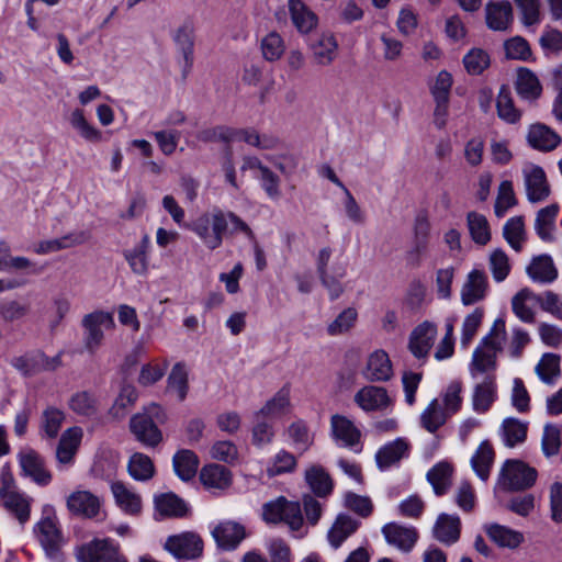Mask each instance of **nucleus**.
Segmentation results:
<instances>
[{"label":"nucleus","mask_w":562,"mask_h":562,"mask_svg":"<svg viewBox=\"0 0 562 562\" xmlns=\"http://www.w3.org/2000/svg\"><path fill=\"white\" fill-rule=\"evenodd\" d=\"M69 408L77 415L90 417L98 412L97 397L87 391H80L71 395L68 401Z\"/></svg>","instance_id":"13d9d810"},{"label":"nucleus","mask_w":562,"mask_h":562,"mask_svg":"<svg viewBox=\"0 0 562 562\" xmlns=\"http://www.w3.org/2000/svg\"><path fill=\"white\" fill-rule=\"evenodd\" d=\"M137 397L138 393L135 386L131 384L123 385L120 394L115 398V402L110 409V413L115 418H123L126 415L127 409L135 404Z\"/></svg>","instance_id":"338daca9"},{"label":"nucleus","mask_w":562,"mask_h":562,"mask_svg":"<svg viewBox=\"0 0 562 562\" xmlns=\"http://www.w3.org/2000/svg\"><path fill=\"white\" fill-rule=\"evenodd\" d=\"M496 396V384L492 378L487 376L482 383L477 384L473 391V411L479 414L486 413L495 402Z\"/></svg>","instance_id":"79ce46f5"},{"label":"nucleus","mask_w":562,"mask_h":562,"mask_svg":"<svg viewBox=\"0 0 562 562\" xmlns=\"http://www.w3.org/2000/svg\"><path fill=\"white\" fill-rule=\"evenodd\" d=\"M503 236L514 250L520 251L526 240L524 216H513L507 220L503 227Z\"/></svg>","instance_id":"603ef678"},{"label":"nucleus","mask_w":562,"mask_h":562,"mask_svg":"<svg viewBox=\"0 0 562 562\" xmlns=\"http://www.w3.org/2000/svg\"><path fill=\"white\" fill-rule=\"evenodd\" d=\"M437 325L425 321L417 325L409 334L408 350L418 360H426L437 339Z\"/></svg>","instance_id":"9b49d317"},{"label":"nucleus","mask_w":562,"mask_h":562,"mask_svg":"<svg viewBox=\"0 0 562 562\" xmlns=\"http://www.w3.org/2000/svg\"><path fill=\"white\" fill-rule=\"evenodd\" d=\"M0 501L2 506L11 513L21 524L30 519L32 498L7 486L0 488Z\"/></svg>","instance_id":"412c9836"},{"label":"nucleus","mask_w":562,"mask_h":562,"mask_svg":"<svg viewBox=\"0 0 562 562\" xmlns=\"http://www.w3.org/2000/svg\"><path fill=\"white\" fill-rule=\"evenodd\" d=\"M290 387L284 385L258 411L259 417L273 418L286 414L291 408Z\"/></svg>","instance_id":"a18cd8bd"},{"label":"nucleus","mask_w":562,"mask_h":562,"mask_svg":"<svg viewBox=\"0 0 562 562\" xmlns=\"http://www.w3.org/2000/svg\"><path fill=\"white\" fill-rule=\"evenodd\" d=\"M305 480L312 491L319 497L329 495L333 491V481L321 465H312L305 472Z\"/></svg>","instance_id":"8fccbe9b"},{"label":"nucleus","mask_w":562,"mask_h":562,"mask_svg":"<svg viewBox=\"0 0 562 562\" xmlns=\"http://www.w3.org/2000/svg\"><path fill=\"white\" fill-rule=\"evenodd\" d=\"M527 274L533 282L547 284L558 278V269L549 255H540L527 267Z\"/></svg>","instance_id":"473e14b6"},{"label":"nucleus","mask_w":562,"mask_h":562,"mask_svg":"<svg viewBox=\"0 0 562 562\" xmlns=\"http://www.w3.org/2000/svg\"><path fill=\"white\" fill-rule=\"evenodd\" d=\"M522 172L528 201L537 203L546 200L550 194V188L543 169L531 165L524 168Z\"/></svg>","instance_id":"aec40b11"},{"label":"nucleus","mask_w":562,"mask_h":562,"mask_svg":"<svg viewBox=\"0 0 562 562\" xmlns=\"http://www.w3.org/2000/svg\"><path fill=\"white\" fill-rule=\"evenodd\" d=\"M501 349L497 341L494 342L490 337H483L472 355L469 368L472 378H476L479 373H488L495 370L496 357Z\"/></svg>","instance_id":"f8f14e48"},{"label":"nucleus","mask_w":562,"mask_h":562,"mask_svg":"<svg viewBox=\"0 0 562 562\" xmlns=\"http://www.w3.org/2000/svg\"><path fill=\"white\" fill-rule=\"evenodd\" d=\"M211 533L217 547L225 551L235 550L246 536L244 526L231 520L218 522Z\"/></svg>","instance_id":"a211bd4d"},{"label":"nucleus","mask_w":562,"mask_h":562,"mask_svg":"<svg viewBox=\"0 0 562 562\" xmlns=\"http://www.w3.org/2000/svg\"><path fill=\"white\" fill-rule=\"evenodd\" d=\"M370 382H387L394 375L393 364L386 351L376 349L371 352L361 371Z\"/></svg>","instance_id":"ddd939ff"},{"label":"nucleus","mask_w":562,"mask_h":562,"mask_svg":"<svg viewBox=\"0 0 562 562\" xmlns=\"http://www.w3.org/2000/svg\"><path fill=\"white\" fill-rule=\"evenodd\" d=\"M517 204L513 182L503 180L498 186L497 196L494 205L496 217H504L507 212Z\"/></svg>","instance_id":"052dcab7"},{"label":"nucleus","mask_w":562,"mask_h":562,"mask_svg":"<svg viewBox=\"0 0 562 562\" xmlns=\"http://www.w3.org/2000/svg\"><path fill=\"white\" fill-rule=\"evenodd\" d=\"M200 480L207 490H225L232 484V474L223 465L209 464L201 470Z\"/></svg>","instance_id":"e433bc0d"},{"label":"nucleus","mask_w":562,"mask_h":562,"mask_svg":"<svg viewBox=\"0 0 562 562\" xmlns=\"http://www.w3.org/2000/svg\"><path fill=\"white\" fill-rule=\"evenodd\" d=\"M66 415L63 409L47 406L41 414L40 435L43 438L54 439L58 436Z\"/></svg>","instance_id":"a19ab883"},{"label":"nucleus","mask_w":562,"mask_h":562,"mask_svg":"<svg viewBox=\"0 0 562 562\" xmlns=\"http://www.w3.org/2000/svg\"><path fill=\"white\" fill-rule=\"evenodd\" d=\"M68 510L83 518H97L101 512V499L89 491L78 490L72 492L66 502Z\"/></svg>","instance_id":"f3484780"},{"label":"nucleus","mask_w":562,"mask_h":562,"mask_svg":"<svg viewBox=\"0 0 562 562\" xmlns=\"http://www.w3.org/2000/svg\"><path fill=\"white\" fill-rule=\"evenodd\" d=\"M329 436L338 448L348 449L355 453H360L363 450L361 430L353 420L345 415H331Z\"/></svg>","instance_id":"20e7f679"},{"label":"nucleus","mask_w":562,"mask_h":562,"mask_svg":"<svg viewBox=\"0 0 562 562\" xmlns=\"http://www.w3.org/2000/svg\"><path fill=\"white\" fill-rule=\"evenodd\" d=\"M409 454V443L405 438H396L385 443L375 453V462L380 470L384 471L398 463Z\"/></svg>","instance_id":"5701e85b"},{"label":"nucleus","mask_w":562,"mask_h":562,"mask_svg":"<svg viewBox=\"0 0 562 562\" xmlns=\"http://www.w3.org/2000/svg\"><path fill=\"white\" fill-rule=\"evenodd\" d=\"M82 436V429L77 426L70 427L63 432L56 448V460L59 469L69 468L74 464Z\"/></svg>","instance_id":"2eb2a0df"},{"label":"nucleus","mask_w":562,"mask_h":562,"mask_svg":"<svg viewBox=\"0 0 562 562\" xmlns=\"http://www.w3.org/2000/svg\"><path fill=\"white\" fill-rule=\"evenodd\" d=\"M34 532L46 555L55 562H60L63 560L60 549L64 544V538L56 517H43L35 525Z\"/></svg>","instance_id":"1a4fd4ad"},{"label":"nucleus","mask_w":562,"mask_h":562,"mask_svg":"<svg viewBox=\"0 0 562 562\" xmlns=\"http://www.w3.org/2000/svg\"><path fill=\"white\" fill-rule=\"evenodd\" d=\"M515 85L518 95L527 101H535L539 99L542 93V86L538 76L525 67L517 70Z\"/></svg>","instance_id":"72a5a7b5"},{"label":"nucleus","mask_w":562,"mask_h":562,"mask_svg":"<svg viewBox=\"0 0 562 562\" xmlns=\"http://www.w3.org/2000/svg\"><path fill=\"white\" fill-rule=\"evenodd\" d=\"M449 413L442 407L438 398H434L420 415V425L427 431L435 434L447 419Z\"/></svg>","instance_id":"c03bdc74"},{"label":"nucleus","mask_w":562,"mask_h":562,"mask_svg":"<svg viewBox=\"0 0 562 562\" xmlns=\"http://www.w3.org/2000/svg\"><path fill=\"white\" fill-rule=\"evenodd\" d=\"M155 515L156 519L175 517H184L189 510L187 504L173 493H165L155 496Z\"/></svg>","instance_id":"2f4dec72"},{"label":"nucleus","mask_w":562,"mask_h":562,"mask_svg":"<svg viewBox=\"0 0 562 562\" xmlns=\"http://www.w3.org/2000/svg\"><path fill=\"white\" fill-rule=\"evenodd\" d=\"M252 443L257 447H263L272 442L274 438L273 424L267 417H259L255 414V424L251 430Z\"/></svg>","instance_id":"69168bd1"},{"label":"nucleus","mask_w":562,"mask_h":562,"mask_svg":"<svg viewBox=\"0 0 562 562\" xmlns=\"http://www.w3.org/2000/svg\"><path fill=\"white\" fill-rule=\"evenodd\" d=\"M484 317V308L476 307L472 313L465 316L462 330L460 344L463 348H468L475 337L477 329L480 328L482 321Z\"/></svg>","instance_id":"774afa93"},{"label":"nucleus","mask_w":562,"mask_h":562,"mask_svg":"<svg viewBox=\"0 0 562 562\" xmlns=\"http://www.w3.org/2000/svg\"><path fill=\"white\" fill-rule=\"evenodd\" d=\"M59 357L49 359L44 353L37 352L14 358L12 366L23 374L31 375L40 370H53L59 366Z\"/></svg>","instance_id":"7c9ffc66"},{"label":"nucleus","mask_w":562,"mask_h":562,"mask_svg":"<svg viewBox=\"0 0 562 562\" xmlns=\"http://www.w3.org/2000/svg\"><path fill=\"white\" fill-rule=\"evenodd\" d=\"M79 562H127L120 552V544L111 539H93L77 551Z\"/></svg>","instance_id":"0eeeda50"},{"label":"nucleus","mask_w":562,"mask_h":562,"mask_svg":"<svg viewBox=\"0 0 562 562\" xmlns=\"http://www.w3.org/2000/svg\"><path fill=\"white\" fill-rule=\"evenodd\" d=\"M286 435L294 449L305 452L314 442V436L311 434L310 428L303 419H297L290 424L286 429Z\"/></svg>","instance_id":"3c124183"},{"label":"nucleus","mask_w":562,"mask_h":562,"mask_svg":"<svg viewBox=\"0 0 562 562\" xmlns=\"http://www.w3.org/2000/svg\"><path fill=\"white\" fill-rule=\"evenodd\" d=\"M560 356L555 353H544L538 364L536 366V373L539 379L549 385L555 383L561 374Z\"/></svg>","instance_id":"6e6d98bb"},{"label":"nucleus","mask_w":562,"mask_h":562,"mask_svg":"<svg viewBox=\"0 0 562 562\" xmlns=\"http://www.w3.org/2000/svg\"><path fill=\"white\" fill-rule=\"evenodd\" d=\"M494 461V450L488 441H483L477 447L475 453L471 458V465L476 475L486 481L490 476L491 468Z\"/></svg>","instance_id":"49530a36"},{"label":"nucleus","mask_w":562,"mask_h":562,"mask_svg":"<svg viewBox=\"0 0 562 562\" xmlns=\"http://www.w3.org/2000/svg\"><path fill=\"white\" fill-rule=\"evenodd\" d=\"M85 240L86 235L83 233H71L60 238L42 240L34 247V251L38 255H46L80 245Z\"/></svg>","instance_id":"09e8293b"},{"label":"nucleus","mask_w":562,"mask_h":562,"mask_svg":"<svg viewBox=\"0 0 562 562\" xmlns=\"http://www.w3.org/2000/svg\"><path fill=\"white\" fill-rule=\"evenodd\" d=\"M330 256L331 249L329 247H325L319 250L317 256V272L323 285L329 292L330 300H336L344 292V286L339 282V279L346 276V269L344 267L337 268L336 277L329 276L327 271V265L329 262Z\"/></svg>","instance_id":"6ab92c4d"},{"label":"nucleus","mask_w":562,"mask_h":562,"mask_svg":"<svg viewBox=\"0 0 562 562\" xmlns=\"http://www.w3.org/2000/svg\"><path fill=\"white\" fill-rule=\"evenodd\" d=\"M166 416L158 404H150L143 413L131 418L130 428L135 438L146 447H156L162 440L157 423H164Z\"/></svg>","instance_id":"f03ea898"},{"label":"nucleus","mask_w":562,"mask_h":562,"mask_svg":"<svg viewBox=\"0 0 562 562\" xmlns=\"http://www.w3.org/2000/svg\"><path fill=\"white\" fill-rule=\"evenodd\" d=\"M296 458L293 453L282 449L278 451L267 465L266 472L269 477L291 473L296 468Z\"/></svg>","instance_id":"bf43d9fd"},{"label":"nucleus","mask_w":562,"mask_h":562,"mask_svg":"<svg viewBox=\"0 0 562 562\" xmlns=\"http://www.w3.org/2000/svg\"><path fill=\"white\" fill-rule=\"evenodd\" d=\"M260 49L265 60L273 63L280 60L285 53L283 37L276 31L269 32L260 42Z\"/></svg>","instance_id":"4d7b16f0"},{"label":"nucleus","mask_w":562,"mask_h":562,"mask_svg":"<svg viewBox=\"0 0 562 562\" xmlns=\"http://www.w3.org/2000/svg\"><path fill=\"white\" fill-rule=\"evenodd\" d=\"M461 533V520L457 515L442 513L438 516L434 527L432 536L439 542L451 546L456 543Z\"/></svg>","instance_id":"393cba45"},{"label":"nucleus","mask_w":562,"mask_h":562,"mask_svg":"<svg viewBox=\"0 0 562 562\" xmlns=\"http://www.w3.org/2000/svg\"><path fill=\"white\" fill-rule=\"evenodd\" d=\"M172 463L176 474L182 481H190L196 474L199 459L193 451L184 449L173 456Z\"/></svg>","instance_id":"de8ad7c7"},{"label":"nucleus","mask_w":562,"mask_h":562,"mask_svg":"<svg viewBox=\"0 0 562 562\" xmlns=\"http://www.w3.org/2000/svg\"><path fill=\"white\" fill-rule=\"evenodd\" d=\"M467 227L474 244L485 246L491 241V226L484 214L476 211L469 212L467 214Z\"/></svg>","instance_id":"58836bf2"},{"label":"nucleus","mask_w":562,"mask_h":562,"mask_svg":"<svg viewBox=\"0 0 562 562\" xmlns=\"http://www.w3.org/2000/svg\"><path fill=\"white\" fill-rule=\"evenodd\" d=\"M361 522L348 514H339L327 532L331 548L338 549L360 527Z\"/></svg>","instance_id":"cd10ccee"},{"label":"nucleus","mask_w":562,"mask_h":562,"mask_svg":"<svg viewBox=\"0 0 562 562\" xmlns=\"http://www.w3.org/2000/svg\"><path fill=\"white\" fill-rule=\"evenodd\" d=\"M528 143L542 151L553 150L561 142V137L544 124H535L528 133Z\"/></svg>","instance_id":"c9c22d12"},{"label":"nucleus","mask_w":562,"mask_h":562,"mask_svg":"<svg viewBox=\"0 0 562 562\" xmlns=\"http://www.w3.org/2000/svg\"><path fill=\"white\" fill-rule=\"evenodd\" d=\"M288 9L291 21L300 34H308L316 29L318 18L302 0H289Z\"/></svg>","instance_id":"bb28decb"},{"label":"nucleus","mask_w":562,"mask_h":562,"mask_svg":"<svg viewBox=\"0 0 562 562\" xmlns=\"http://www.w3.org/2000/svg\"><path fill=\"white\" fill-rule=\"evenodd\" d=\"M190 229L209 250L220 248L226 233L229 235L241 233L249 240L255 239V234L246 222L234 212H224L221 209L200 215L191 224Z\"/></svg>","instance_id":"f257e3e1"},{"label":"nucleus","mask_w":562,"mask_h":562,"mask_svg":"<svg viewBox=\"0 0 562 562\" xmlns=\"http://www.w3.org/2000/svg\"><path fill=\"white\" fill-rule=\"evenodd\" d=\"M453 468L448 462H439L427 472V481L437 496L448 493L452 484Z\"/></svg>","instance_id":"ea45409f"},{"label":"nucleus","mask_w":562,"mask_h":562,"mask_svg":"<svg viewBox=\"0 0 562 562\" xmlns=\"http://www.w3.org/2000/svg\"><path fill=\"white\" fill-rule=\"evenodd\" d=\"M310 49L317 65L328 66L337 57L338 43L331 33H322L310 44Z\"/></svg>","instance_id":"c756f323"},{"label":"nucleus","mask_w":562,"mask_h":562,"mask_svg":"<svg viewBox=\"0 0 562 562\" xmlns=\"http://www.w3.org/2000/svg\"><path fill=\"white\" fill-rule=\"evenodd\" d=\"M127 471L135 481L145 482L154 476L155 467L148 456L135 452L128 460Z\"/></svg>","instance_id":"864d4df0"},{"label":"nucleus","mask_w":562,"mask_h":562,"mask_svg":"<svg viewBox=\"0 0 562 562\" xmlns=\"http://www.w3.org/2000/svg\"><path fill=\"white\" fill-rule=\"evenodd\" d=\"M164 548L177 560H195L203 554V540L192 531H186L167 538Z\"/></svg>","instance_id":"9d476101"},{"label":"nucleus","mask_w":562,"mask_h":562,"mask_svg":"<svg viewBox=\"0 0 562 562\" xmlns=\"http://www.w3.org/2000/svg\"><path fill=\"white\" fill-rule=\"evenodd\" d=\"M262 519L268 524L285 522L293 531L300 530L303 526L300 504L283 496L263 504Z\"/></svg>","instance_id":"7ed1b4c3"},{"label":"nucleus","mask_w":562,"mask_h":562,"mask_svg":"<svg viewBox=\"0 0 562 562\" xmlns=\"http://www.w3.org/2000/svg\"><path fill=\"white\" fill-rule=\"evenodd\" d=\"M486 22L492 30L505 31L512 22L510 3L507 1L487 3Z\"/></svg>","instance_id":"37998d69"},{"label":"nucleus","mask_w":562,"mask_h":562,"mask_svg":"<svg viewBox=\"0 0 562 562\" xmlns=\"http://www.w3.org/2000/svg\"><path fill=\"white\" fill-rule=\"evenodd\" d=\"M488 279L483 270H471L461 288V302L470 306L483 301L488 293Z\"/></svg>","instance_id":"dca6fc26"},{"label":"nucleus","mask_w":562,"mask_h":562,"mask_svg":"<svg viewBox=\"0 0 562 562\" xmlns=\"http://www.w3.org/2000/svg\"><path fill=\"white\" fill-rule=\"evenodd\" d=\"M537 471L519 460H507L499 473L498 483L504 490L521 491L531 487Z\"/></svg>","instance_id":"423d86ee"},{"label":"nucleus","mask_w":562,"mask_h":562,"mask_svg":"<svg viewBox=\"0 0 562 562\" xmlns=\"http://www.w3.org/2000/svg\"><path fill=\"white\" fill-rule=\"evenodd\" d=\"M168 389L177 394L179 401H184L189 390L188 370L184 363H176L168 376Z\"/></svg>","instance_id":"e2e57ef3"},{"label":"nucleus","mask_w":562,"mask_h":562,"mask_svg":"<svg viewBox=\"0 0 562 562\" xmlns=\"http://www.w3.org/2000/svg\"><path fill=\"white\" fill-rule=\"evenodd\" d=\"M151 241L148 235H144L139 243L130 249H125L123 256L131 270L137 276H146L149 267V251Z\"/></svg>","instance_id":"a878e982"},{"label":"nucleus","mask_w":562,"mask_h":562,"mask_svg":"<svg viewBox=\"0 0 562 562\" xmlns=\"http://www.w3.org/2000/svg\"><path fill=\"white\" fill-rule=\"evenodd\" d=\"M536 294L529 289L520 290L512 300V308L514 314L524 323H535V313L526 304L528 300H535Z\"/></svg>","instance_id":"0e129e2a"},{"label":"nucleus","mask_w":562,"mask_h":562,"mask_svg":"<svg viewBox=\"0 0 562 562\" xmlns=\"http://www.w3.org/2000/svg\"><path fill=\"white\" fill-rule=\"evenodd\" d=\"M71 127L86 140L98 143L102 139V133L88 122L82 109H75L69 115Z\"/></svg>","instance_id":"5fc2aeb1"},{"label":"nucleus","mask_w":562,"mask_h":562,"mask_svg":"<svg viewBox=\"0 0 562 562\" xmlns=\"http://www.w3.org/2000/svg\"><path fill=\"white\" fill-rule=\"evenodd\" d=\"M386 542L403 552H409L417 542L418 532L414 527L389 522L382 527Z\"/></svg>","instance_id":"4be33fe9"},{"label":"nucleus","mask_w":562,"mask_h":562,"mask_svg":"<svg viewBox=\"0 0 562 562\" xmlns=\"http://www.w3.org/2000/svg\"><path fill=\"white\" fill-rule=\"evenodd\" d=\"M111 492L115 504L126 515L138 516L142 513V497L121 481L111 483Z\"/></svg>","instance_id":"b1692460"},{"label":"nucleus","mask_w":562,"mask_h":562,"mask_svg":"<svg viewBox=\"0 0 562 562\" xmlns=\"http://www.w3.org/2000/svg\"><path fill=\"white\" fill-rule=\"evenodd\" d=\"M485 531L488 538L502 548L516 549L525 539L520 531L498 524L486 525Z\"/></svg>","instance_id":"f704fd0d"},{"label":"nucleus","mask_w":562,"mask_h":562,"mask_svg":"<svg viewBox=\"0 0 562 562\" xmlns=\"http://www.w3.org/2000/svg\"><path fill=\"white\" fill-rule=\"evenodd\" d=\"M81 325L85 329V348L92 355L103 342V329H111L115 324L111 313L105 311H94L83 316Z\"/></svg>","instance_id":"39448f33"},{"label":"nucleus","mask_w":562,"mask_h":562,"mask_svg":"<svg viewBox=\"0 0 562 562\" xmlns=\"http://www.w3.org/2000/svg\"><path fill=\"white\" fill-rule=\"evenodd\" d=\"M498 116L507 123L514 124L519 121L521 114L514 105L510 90L502 86L496 100Z\"/></svg>","instance_id":"680f3d73"},{"label":"nucleus","mask_w":562,"mask_h":562,"mask_svg":"<svg viewBox=\"0 0 562 562\" xmlns=\"http://www.w3.org/2000/svg\"><path fill=\"white\" fill-rule=\"evenodd\" d=\"M355 403L363 412H382L393 405L392 398L385 387L366 385L361 387L353 397Z\"/></svg>","instance_id":"4468645a"},{"label":"nucleus","mask_w":562,"mask_h":562,"mask_svg":"<svg viewBox=\"0 0 562 562\" xmlns=\"http://www.w3.org/2000/svg\"><path fill=\"white\" fill-rule=\"evenodd\" d=\"M527 431L528 424L514 417L505 418L499 428L502 441L508 448H514L525 442Z\"/></svg>","instance_id":"4c0bfd02"},{"label":"nucleus","mask_w":562,"mask_h":562,"mask_svg":"<svg viewBox=\"0 0 562 562\" xmlns=\"http://www.w3.org/2000/svg\"><path fill=\"white\" fill-rule=\"evenodd\" d=\"M21 474L31 479L40 486H46L52 482L53 475L46 467L43 456L31 447H23L16 454Z\"/></svg>","instance_id":"6e6552de"},{"label":"nucleus","mask_w":562,"mask_h":562,"mask_svg":"<svg viewBox=\"0 0 562 562\" xmlns=\"http://www.w3.org/2000/svg\"><path fill=\"white\" fill-rule=\"evenodd\" d=\"M559 211L558 204H550L537 212L533 227L541 240L547 243L554 240Z\"/></svg>","instance_id":"c85d7f7f"}]
</instances>
